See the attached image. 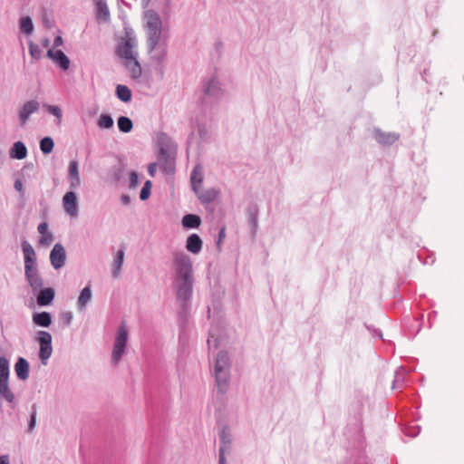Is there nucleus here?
Wrapping results in <instances>:
<instances>
[{"instance_id":"nucleus-27","label":"nucleus","mask_w":464,"mask_h":464,"mask_svg":"<svg viewBox=\"0 0 464 464\" xmlns=\"http://www.w3.org/2000/svg\"><path fill=\"white\" fill-rule=\"evenodd\" d=\"M92 290L90 285H86L82 289L77 300V307L80 311L85 310L88 303L92 300Z\"/></svg>"},{"instance_id":"nucleus-22","label":"nucleus","mask_w":464,"mask_h":464,"mask_svg":"<svg viewBox=\"0 0 464 464\" xmlns=\"http://www.w3.org/2000/svg\"><path fill=\"white\" fill-rule=\"evenodd\" d=\"M0 399L7 401L10 404V407L14 409L15 398L14 392L9 387V381L0 382Z\"/></svg>"},{"instance_id":"nucleus-30","label":"nucleus","mask_w":464,"mask_h":464,"mask_svg":"<svg viewBox=\"0 0 464 464\" xmlns=\"http://www.w3.org/2000/svg\"><path fill=\"white\" fill-rule=\"evenodd\" d=\"M201 224L199 216L195 214H186L182 218V226L185 228H198Z\"/></svg>"},{"instance_id":"nucleus-2","label":"nucleus","mask_w":464,"mask_h":464,"mask_svg":"<svg viewBox=\"0 0 464 464\" xmlns=\"http://www.w3.org/2000/svg\"><path fill=\"white\" fill-rule=\"evenodd\" d=\"M21 246L24 261V276L32 288V292L36 294V291L40 290L44 285V280L37 267L36 254L32 245L26 239L22 241Z\"/></svg>"},{"instance_id":"nucleus-55","label":"nucleus","mask_w":464,"mask_h":464,"mask_svg":"<svg viewBox=\"0 0 464 464\" xmlns=\"http://www.w3.org/2000/svg\"><path fill=\"white\" fill-rule=\"evenodd\" d=\"M0 464H10L9 456L8 455L0 456Z\"/></svg>"},{"instance_id":"nucleus-21","label":"nucleus","mask_w":464,"mask_h":464,"mask_svg":"<svg viewBox=\"0 0 464 464\" xmlns=\"http://www.w3.org/2000/svg\"><path fill=\"white\" fill-rule=\"evenodd\" d=\"M202 240L198 234H191L188 237L186 240V249L196 255L198 254L202 249Z\"/></svg>"},{"instance_id":"nucleus-43","label":"nucleus","mask_w":464,"mask_h":464,"mask_svg":"<svg viewBox=\"0 0 464 464\" xmlns=\"http://www.w3.org/2000/svg\"><path fill=\"white\" fill-rule=\"evenodd\" d=\"M36 425V404L32 405V412L28 422L27 431L32 432Z\"/></svg>"},{"instance_id":"nucleus-6","label":"nucleus","mask_w":464,"mask_h":464,"mask_svg":"<svg viewBox=\"0 0 464 464\" xmlns=\"http://www.w3.org/2000/svg\"><path fill=\"white\" fill-rule=\"evenodd\" d=\"M128 341V330L124 323H122L117 331L115 337L113 350L111 354V362L114 365H117L121 361L122 355L125 353L126 345Z\"/></svg>"},{"instance_id":"nucleus-8","label":"nucleus","mask_w":464,"mask_h":464,"mask_svg":"<svg viewBox=\"0 0 464 464\" xmlns=\"http://www.w3.org/2000/svg\"><path fill=\"white\" fill-rule=\"evenodd\" d=\"M36 341L39 343V358L43 365H46L48 359L52 356V335L46 331L36 333Z\"/></svg>"},{"instance_id":"nucleus-31","label":"nucleus","mask_w":464,"mask_h":464,"mask_svg":"<svg viewBox=\"0 0 464 464\" xmlns=\"http://www.w3.org/2000/svg\"><path fill=\"white\" fill-rule=\"evenodd\" d=\"M124 255H125L124 247H121L115 256V258L113 261V268H112V276L115 278L118 277V276L121 270V266H122L123 261H124Z\"/></svg>"},{"instance_id":"nucleus-34","label":"nucleus","mask_w":464,"mask_h":464,"mask_svg":"<svg viewBox=\"0 0 464 464\" xmlns=\"http://www.w3.org/2000/svg\"><path fill=\"white\" fill-rule=\"evenodd\" d=\"M20 31L27 35H30L34 32V24L30 16H24L19 21Z\"/></svg>"},{"instance_id":"nucleus-14","label":"nucleus","mask_w":464,"mask_h":464,"mask_svg":"<svg viewBox=\"0 0 464 464\" xmlns=\"http://www.w3.org/2000/svg\"><path fill=\"white\" fill-rule=\"evenodd\" d=\"M40 109V103L35 100H30L25 102L19 111V121L23 127L28 121L30 116L37 112Z\"/></svg>"},{"instance_id":"nucleus-41","label":"nucleus","mask_w":464,"mask_h":464,"mask_svg":"<svg viewBox=\"0 0 464 464\" xmlns=\"http://www.w3.org/2000/svg\"><path fill=\"white\" fill-rule=\"evenodd\" d=\"M68 177L69 178H77L80 177L79 174V163L77 160H71L68 168Z\"/></svg>"},{"instance_id":"nucleus-59","label":"nucleus","mask_w":464,"mask_h":464,"mask_svg":"<svg viewBox=\"0 0 464 464\" xmlns=\"http://www.w3.org/2000/svg\"><path fill=\"white\" fill-rule=\"evenodd\" d=\"M211 338H212V336H210V338H208V344L209 346H210L211 342H212Z\"/></svg>"},{"instance_id":"nucleus-54","label":"nucleus","mask_w":464,"mask_h":464,"mask_svg":"<svg viewBox=\"0 0 464 464\" xmlns=\"http://www.w3.org/2000/svg\"><path fill=\"white\" fill-rule=\"evenodd\" d=\"M63 41L62 36L57 35V36L54 38L53 45H54L55 47H57V46L62 45V44H63Z\"/></svg>"},{"instance_id":"nucleus-44","label":"nucleus","mask_w":464,"mask_h":464,"mask_svg":"<svg viewBox=\"0 0 464 464\" xmlns=\"http://www.w3.org/2000/svg\"><path fill=\"white\" fill-rule=\"evenodd\" d=\"M46 110L49 113L55 116L59 121L62 120L63 112H62V110L60 109V107H58L56 105H46Z\"/></svg>"},{"instance_id":"nucleus-46","label":"nucleus","mask_w":464,"mask_h":464,"mask_svg":"<svg viewBox=\"0 0 464 464\" xmlns=\"http://www.w3.org/2000/svg\"><path fill=\"white\" fill-rule=\"evenodd\" d=\"M72 312H64L60 314V319L64 326H69L72 324Z\"/></svg>"},{"instance_id":"nucleus-37","label":"nucleus","mask_w":464,"mask_h":464,"mask_svg":"<svg viewBox=\"0 0 464 464\" xmlns=\"http://www.w3.org/2000/svg\"><path fill=\"white\" fill-rule=\"evenodd\" d=\"M54 147L53 140L51 137H44L40 140V150L44 154H50Z\"/></svg>"},{"instance_id":"nucleus-7","label":"nucleus","mask_w":464,"mask_h":464,"mask_svg":"<svg viewBox=\"0 0 464 464\" xmlns=\"http://www.w3.org/2000/svg\"><path fill=\"white\" fill-rule=\"evenodd\" d=\"M163 140H168V136L165 133H161L159 138V160L161 163L160 168L166 174H172L175 171V159L170 155L169 147L164 143Z\"/></svg>"},{"instance_id":"nucleus-26","label":"nucleus","mask_w":464,"mask_h":464,"mask_svg":"<svg viewBox=\"0 0 464 464\" xmlns=\"http://www.w3.org/2000/svg\"><path fill=\"white\" fill-rule=\"evenodd\" d=\"M9 155L12 159L23 160L27 156V149L24 142L16 141L12 146Z\"/></svg>"},{"instance_id":"nucleus-18","label":"nucleus","mask_w":464,"mask_h":464,"mask_svg":"<svg viewBox=\"0 0 464 464\" xmlns=\"http://www.w3.org/2000/svg\"><path fill=\"white\" fill-rule=\"evenodd\" d=\"M47 57L52 59L62 70L66 71L69 69L70 59L63 51L49 49L47 51Z\"/></svg>"},{"instance_id":"nucleus-47","label":"nucleus","mask_w":464,"mask_h":464,"mask_svg":"<svg viewBox=\"0 0 464 464\" xmlns=\"http://www.w3.org/2000/svg\"><path fill=\"white\" fill-rule=\"evenodd\" d=\"M420 430L419 426L408 427L403 430V432L406 436L414 438L420 433Z\"/></svg>"},{"instance_id":"nucleus-56","label":"nucleus","mask_w":464,"mask_h":464,"mask_svg":"<svg viewBox=\"0 0 464 464\" xmlns=\"http://www.w3.org/2000/svg\"><path fill=\"white\" fill-rule=\"evenodd\" d=\"M428 75H429V72H428V70L427 69H424L422 74H421V77L422 79L428 82Z\"/></svg>"},{"instance_id":"nucleus-25","label":"nucleus","mask_w":464,"mask_h":464,"mask_svg":"<svg viewBox=\"0 0 464 464\" xmlns=\"http://www.w3.org/2000/svg\"><path fill=\"white\" fill-rule=\"evenodd\" d=\"M94 5L96 11V18L98 20H102L104 23L109 22L111 19V14L106 1H99L97 3H94Z\"/></svg>"},{"instance_id":"nucleus-50","label":"nucleus","mask_w":464,"mask_h":464,"mask_svg":"<svg viewBox=\"0 0 464 464\" xmlns=\"http://www.w3.org/2000/svg\"><path fill=\"white\" fill-rule=\"evenodd\" d=\"M157 171V163L151 162L148 165V172L150 177H154Z\"/></svg>"},{"instance_id":"nucleus-33","label":"nucleus","mask_w":464,"mask_h":464,"mask_svg":"<svg viewBox=\"0 0 464 464\" xmlns=\"http://www.w3.org/2000/svg\"><path fill=\"white\" fill-rule=\"evenodd\" d=\"M119 130L123 133H129L133 128L132 121L127 116H120L117 120Z\"/></svg>"},{"instance_id":"nucleus-9","label":"nucleus","mask_w":464,"mask_h":464,"mask_svg":"<svg viewBox=\"0 0 464 464\" xmlns=\"http://www.w3.org/2000/svg\"><path fill=\"white\" fill-rule=\"evenodd\" d=\"M133 32L130 30V32H126V39L123 43H121L116 47V54L120 58H123L126 61L134 59L137 56V53L133 51V49L137 46V40L135 36L132 35Z\"/></svg>"},{"instance_id":"nucleus-53","label":"nucleus","mask_w":464,"mask_h":464,"mask_svg":"<svg viewBox=\"0 0 464 464\" xmlns=\"http://www.w3.org/2000/svg\"><path fill=\"white\" fill-rule=\"evenodd\" d=\"M14 188L15 190L22 192L23 191V182L20 179H16L14 181Z\"/></svg>"},{"instance_id":"nucleus-3","label":"nucleus","mask_w":464,"mask_h":464,"mask_svg":"<svg viewBox=\"0 0 464 464\" xmlns=\"http://www.w3.org/2000/svg\"><path fill=\"white\" fill-rule=\"evenodd\" d=\"M147 28V48L154 49L155 46L167 44L162 37V22L157 12L147 10L144 14Z\"/></svg>"},{"instance_id":"nucleus-4","label":"nucleus","mask_w":464,"mask_h":464,"mask_svg":"<svg viewBox=\"0 0 464 464\" xmlns=\"http://www.w3.org/2000/svg\"><path fill=\"white\" fill-rule=\"evenodd\" d=\"M214 374L218 392L221 394L226 393L228 389L230 377V362L227 352L220 351L218 353L214 364Z\"/></svg>"},{"instance_id":"nucleus-40","label":"nucleus","mask_w":464,"mask_h":464,"mask_svg":"<svg viewBox=\"0 0 464 464\" xmlns=\"http://www.w3.org/2000/svg\"><path fill=\"white\" fill-rule=\"evenodd\" d=\"M152 183L150 180H146L140 193V200H147L151 193Z\"/></svg>"},{"instance_id":"nucleus-16","label":"nucleus","mask_w":464,"mask_h":464,"mask_svg":"<svg viewBox=\"0 0 464 464\" xmlns=\"http://www.w3.org/2000/svg\"><path fill=\"white\" fill-rule=\"evenodd\" d=\"M36 296V302L39 306L50 305L55 296V291L53 287L40 288L34 294Z\"/></svg>"},{"instance_id":"nucleus-38","label":"nucleus","mask_w":464,"mask_h":464,"mask_svg":"<svg viewBox=\"0 0 464 464\" xmlns=\"http://www.w3.org/2000/svg\"><path fill=\"white\" fill-rule=\"evenodd\" d=\"M405 379V370L403 367H400L396 370L394 374V380L392 382V389H397L399 387H401Z\"/></svg>"},{"instance_id":"nucleus-51","label":"nucleus","mask_w":464,"mask_h":464,"mask_svg":"<svg viewBox=\"0 0 464 464\" xmlns=\"http://www.w3.org/2000/svg\"><path fill=\"white\" fill-rule=\"evenodd\" d=\"M121 201L123 205L127 206V205H130V202H131V198L129 195L127 194H122L121 197Z\"/></svg>"},{"instance_id":"nucleus-10","label":"nucleus","mask_w":464,"mask_h":464,"mask_svg":"<svg viewBox=\"0 0 464 464\" xmlns=\"http://www.w3.org/2000/svg\"><path fill=\"white\" fill-rule=\"evenodd\" d=\"M219 440L218 464H227L226 454L230 452L232 444V435L227 425H224L219 431Z\"/></svg>"},{"instance_id":"nucleus-45","label":"nucleus","mask_w":464,"mask_h":464,"mask_svg":"<svg viewBox=\"0 0 464 464\" xmlns=\"http://www.w3.org/2000/svg\"><path fill=\"white\" fill-rule=\"evenodd\" d=\"M140 184L139 174L136 171H131L130 174V188H135Z\"/></svg>"},{"instance_id":"nucleus-24","label":"nucleus","mask_w":464,"mask_h":464,"mask_svg":"<svg viewBox=\"0 0 464 464\" xmlns=\"http://www.w3.org/2000/svg\"><path fill=\"white\" fill-rule=\"evenodd\" d=\"M32 320L35 325L47 328L52 324V315L49 312L45 311L34 313Z\"/></svg>"},{"instance_id":"nucleus-15","label":"nucleus","mask_w":464,"mask_h":464,"mask_svg":"<svg viewBox=\"0 0 464 464\" xmlns=\"http://www.w3.org/2000/svg\"><path fill=\"white\" fill-rule=\"evenodd\" d=\"M373 137L382 146H391L400 139L397 132H384L380 128L373 129Z\"/></svg>"},{"instance_id":"nucleus-57","label":"nucleus","mask_w":464,"mask_h":464,"mask_svg":"<svg viewBox=\"0 0 464 464\" xmlns=\"http://www.w3.org/2000/svg\"><path fill=\"white\" fill-rule=\"evenodd\" d=\"M437 315V312L436 311H433L431 312L430 314H429V322L430 323L431 320H433Z\"/></svg>"},{"instance_id":"nucleus-49","label":"nucleus","mask_w":464,"mask_h":464,"mask_svg":"<svg viewBox=\"0 0 464 464\" xmlns=\"http://www.w3.org/2000/svg\"><path fill=\"white\" fill-rule=\"evenodd\" d=\"M70 180V188L72 189L77 188L81 184L80 177L77 178H69Z\"/></svg>"},{"instance_id":"nucleus-42","label":"nucleus","mask_w":464,"mask_h":464,"mask_svg":"<svg viewBox=\"0 0 464 464\" xmlns=\"http://www.w3.org/2000/svg\"><path fill=\"white\" fill-rule=\"evenodd\" d=\"M29 53L32 58L39 60L42 57V50L33 42H29Z\"/></svg>"},{"instance_id":"nucleus-32","label":"nucleus","mask_w":464,"mask_h":464,"mask_svg":"<svg viewBox=\"0 0 464 464\" xmlns=\"http://www.w3.org/2000/svg\"><path fill=\"white\" fill-rule=\"evenodd\" d=\"M116 97L123 102H129L131 101V91L130 89L122 84H118L115 91Z\"/></svg>"},{"instance_id":"nucleus-13","label":"nucleus","mask_w":464,"mask_h":464,"mask_svg":"<svg viewBox=\"0 0 464 464\" xmlns=\"http://www.w3.org/2000/svg\"><path fill=\"white\" fill-rule=\"evenodd\" d=\"M66 260V252L61 243H56L50 252V262L54 269L62 268Z\"/></svg>"},{"instance_id":"nucleus-61","label":"nucleus","mask_w":464,"mask_h":464,"mask_svg":"<svg viewBox=\"0 0 464 464\" xmlns=\"http://www.w3.org/2000/svg\"><path fill=\"white\" fill-rule=\"evenodd\" d=\"M419 319L422 320L423 319V314H420Z\"/></svg>"},{"instance_id":"nucleus-60","label":"nucleus","mask_w":464,"mask_h":464,"mask_svg":"<svg viewBox=\"0 0 464 464\" xmlns=\"http://www.w3.org/2000/svg\"><path fill=\"white\" fill-rule=\"evenodd\" d=\"M213 342H214V347L217 348L218 347V341H217V339H215Z\"/></svg>"},{"instance_id":"nucleus-58","label":"nucleus","mask_w":464,"mask_h":464,"mask_svg":"<svg viewBox=\"0 0 464 464\" xmlns=\"http://www.w3.org/2000/svg\"><path fill=\"white\" fill-rule=\"evenodd\" d=\"M49 44H50V41H49L47 38H45V39H44V40L42 41V44H43L44 47H48Z\"/></svg>"},{"instance_id":"nucleus-19","label":"nucleus","mask_w":464,"mask_h":464,"mask_svg":"<svg viewBox=\"0 0 464 464\" xmlns=\"http://www.w3.org/2000/svg\"><path fill=\"white\" fill-rule=\"evenodd\" d=\"M14 372L20 381H26L30 373V365L27 360L24 357H19L14 364Z\"/></svg>"},{"instance_id":"nucleus-52","label":"nucleus","mask_w":464,"mask_h":464,"mask_svg":"<svg viewBox=\"0 0 464 464\" xmlns=\"http://www.w3.org/2000/svg\"><path fill=\"white\" fill-rule=\"evenodd\" d=\"M226 237V228L225 227H221V229L218 232V240L217 242V245L219 246L220 242L225 238Z\"/></svg>"},{"instance_id":"nucleus-36","label":"nucleus","mask_w":464,"mask_h":464,"mask_svg":"<svg viewBox=\"0 0 464 464\" xmlns=\"http://www.w3.org/2000/svg\"><path fill=\"white\" fill-rule=\"evenodd\" d=\"M125 171V164L122 160H119L118 165H115L111 169V174L115 181H120Z\"/></svg>"},{"instance_id":"nucleus-23","label":"nucleus","mask_w":464,"mask_h":464,"mask_svg":"<svg viewBox=\"0 0 464 464\" xmlns=\"http://www.w3.org/2000/svg\"><path fill=\"white\" fill-rule=\"evenodd\" d=\"M203 182V171L202 168L199 165H196L190 174V183L191 188L196 193L198 194V188Z\"/></svg>"},{"instance_id":"nucleus-11","label":"nucleus","mask_w":464,"mask_h":464,"mask_svg":"<svg viewBox=\"0 0 464 464\" xmlns=\"http://www.w3.org/2000/svg\"><path fill=\"white\" fill-rule=\"evenodd\" d=\"M168 44L155 46L154 49H148L150 58L152 63H156L157 70L160 71L161 77L163 76V63L167 55Z\"/></svg>"},{"instance_id":"nucleus-17","label":"nucleus","mask_w":464,"mask_h":464,"mask_svg":"<svg viewBox=\"0 0 464 464\" xmlns=\"http://www.w3.org/2000/svg\"><path fill=\"white\" fill-rule=\"evenodd\" d=\"M63 205L64 210L69 215H76L78 210V199L76 193L74 191L66 192L63 198Z\"/></svg>"},{"instance_id":"nucleus-20","label":"nucleus","mask_w":464,"mask_h":464,"mask_svg":"<svg viewBox=\"0 0 464 464\" xmlns=\"http://www.w3.org/2000/svg\"><path fill=\"white\" fill-rule=\"evenodd\" d=\"M124 67L128 70L130 76L132 80L138 81L142 75V68L137 56L134 59L126 61Z\"/></svg>"},{"instance_id":"nucleus-28","label":"nucleus","mask_w":464,"mask_h":464,"mask_svg":"<svg viewBox=\"0 0 464 464\" xmlns=\"http://www.w3.org/2000/svg\"><path fill=\"white\" fill-rule=\"evenodd\" d=\"M37 230L41 234L39 241L40 244L43 246H49L53 242V234L48 231V224L46 222L40 223Z\"/></svg>"},{"instance_id":"nucleus-1","label":"nucleus","mask_w":464,"mask_h":464,"mask_svg":"<svg viewBox=\"0 0 464 464\" xmlns=\"http://www.w3.org/2000/svg\"><path fill=\"white\" fill-rule=\"evenodd\" d=\"M171 267L174 274L176 301L179 305V327L184 329L188 322L193 294V263L191 257L182 250L171 252Z\"/></svg>"},{"instance_id":"nucleus-29","label":"nucleus","mask_w":464,"mask_h":464,"mask_svg":"<svg viewBox=\"0 0 464 464\" xmlns=\"http://www.w3.org/2000/svg\"><path fill=\"white\" fill-rule=\"evenodd\" d=\"M218 190H217L214 188H211L203 192H200L198 190V194H197V196L202 204H209L218 198Z\"/></svg>"},{"instance_id":"nucleus-12","label":"nucleus","mask_w":464,"mask_h":464,"mask_svg":"<svg viewBox=\"0 0 464 464\" xmlns=\"http://www.w3.org/2000/svg\"><path fill=\"white\" fill-rule=\"evenodd\" d=\"M250 232L253 237L256 236L258 229L259 208L256 202H250L245 209Z\"/></svg>"},{"instance_id":"nucleus-35","label":"nucleus","mask_w":464,"mask_h":464,"mask_svg":"<svg viewBox=\"0 0 464 464\" xmlns=\"http://www.w3.org/2000/svg\"><path fill=\"white\" fill-rule=\"evenodd\" d=\"M10 368L9 361L6 357H0V382L9 381Z\"/></svg>"},{"instance_id":"nucleus-48","label":"nucleus","mask_w":464,"mask_h":464,"mask_svg":"<svg viewBox=\"0 0 464 464\" xmlns=\"http://www.w3.org/2000/svg\"><path fill=\"white\" fill-rule=\"evenodd\" d=\"M366 328L372 333L373 337L382 338V333L380 329L375 328L373 325L365 324Z\"/></svg>"},{"instance_id":"nucleus-39","label":"nucleus","mask_w":464,"mask_h":464,"mask_svg":"<svg viewBox=\"0 0 464 464\" xmlns=\"http://www.w3.org/2000/svg\"><path fill=\"white\" fill-rule=\"evenodd\" d=\"M97 124L102 129H111L113 127V119L110 114L102 113L99 117Z\"/></svg>"},{"instance_id":"nucleus-5","label":"nucleus","mask_w":464,"mask_h":464,"mask_svg":"<svg viewBox=\"0 0 464 464\" xmlns=\"http://www.w3.org/2000/svg\"><path fill=\"white\" fill-rule=\"evenodd\" d=\"M202 91L203 96L200 99V105L203 109L211 108L224 96V90L216 76L203 82Z\"/></svg>"}]
</instances>
